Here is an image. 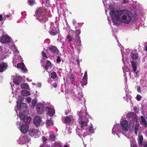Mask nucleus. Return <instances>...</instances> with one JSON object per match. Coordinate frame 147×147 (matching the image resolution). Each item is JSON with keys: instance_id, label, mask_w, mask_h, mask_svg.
Segmentation results:
<instances>
[{"instance_id": "9d476101", "label": "nucleus", "mask_w": 147, "mask_h": 147, "mask_svg": "<svg viewBox=\"0 0 147 147\" xmlns=\"http://www.w3.org/2000/svg\"><path fill=\"white\" fill-rule=\"evenodd\" d=\"M41 121V119L40 117L38 116H36L33 120V123L36 126H38L40 125Z\"/></svg>"}, {"instance_id": "a211bd4d", "label": "nucleus", "mask_w": 147, "mask_h": 147, "mask_svg": "<svg viewBox=\"0 0 147 147\" xmlns=\"http://www.w3.org/2000/svg\"><path fill=\"white\" fill-rule=\"evenodd\" d=\"M131 64L132 67L133 68V71L134 73H136V74H137V72H136L137 69V64L136 63V61H132L131 62Z\"/></svg>"}, {"instance_id": "09e8293b", "label": "nucleus", "mask_w": 147, "mask_h": 147, "mask_svg": "<svg viewBox=\"0 0 147 147\" xmlns=\"http://www.w3.org/2000/svg\"><path fill=\"white\" fill-rule=\"evenodd\" d=\"M54 88H56L57 86V84L56 82H54L52 84Z\"/></svg>"}, {"instance_id": "20e7f679", "label": "nucleus", "mask_w": 147, "mask_h": 147, "mask_svg": "<svg viewBox=\"0 0 147 147\" xmlns=\"http://www.w3.org/2000/svg\"><path fill=\"white\" fill-rule=\"evenodd\" d=\"M127 117L130 121V123L133 122V125H134L135 122H137L138 117L135 113L132 112L129 113L127 115Z\"/></svg>"}, {"instance_id": "bf43d9fd", "label": "nucleus", "mask_w": 147, "mask_h": 147, "mask_svg": "<svg viewBox=\"0 0 147 147\" xmlns=\"http://www.w3.org/2000/svg\"><path fill=\"white\" fill-rule=\"evenodd\" d=\"M32 104H34V105H35L36 104V102L34 103L33 101H32Z\"/></svg>"}, {"instance_id": "72a5a7b5", "label": "nucleus", "mask_w": 147, "mask_h": 147, "mask_svg": "<svg viewBox=\"0 0 147 147\" xmlns=\"http://www.w3.org/2000/svg\"><path fill=\"white\" fill-rule=\"evenodd\" d=\"M35 2V1L34 0H29L28 1V3L30 5H34Z\"/></svg>"}, {"instance_id": "a19ab883", "label": "nucleus", "mask_w": 147, "mask_h": 147, "mask_svg": "<svg viewBox=\"0 0 147 147\" xmlns=\"http://www.w3.org/2000/svg\"><path fill=\"white\" fill-rule=\"evenodd\" d=\"M42 55L43 57H45L46 58H48V57L46 55V53L44 51H42Z\"/></svg>"}, {"instance_id": "aec40b11", "label": "nucleus", "mask_w": 147, "mask_h": 147, "mask_svg": "<svg viewBox=\"0 0 147 147\" xmlns=\"http://www.w3.org/2000/svg\"><path fill=\"white\" fill-rule=\"evenodd\" d=\"M143 140V136L142 135H140L139 137V139L138 140V143L140 147H141L142 146Z\"/></svg>"}, {"instance_id": "e2e57ef3", "label": "nucleus", "mask_w": 147, "mask_h": 147, "mask_svg": "<svg viewBox=\"0 0 147 147\" xmlns=\"http://www.w3.org/2000/svg\"><path fill=\"white\" fill-rule=\"evenodd\" d=\"M2 47V46H0V51L1 50V49Z\"/></svg>"}, {"instance_id": "e433bc0d", "label": "nucleus", "mask_w": 147, "mask_h": 147, "mask_svg": "<svg viewBox=\"0 0 147 147\" xmlns=\"http://www.w3.org/2000/svg\"><path fill=\"white\" fill-rule=\"evenodd\" d=\"M42 139L43 141V143H45L46 142L47 140V138L44 136H42Z\"/></svg>"}, {"instance_id": "c03bdc74", "label": "nucleus", "mask_w": 147, "mask_h": 147, "mask_svg": "<svg viewBox=\"0 0 147 147\" xmlns=\"http://www.w3.org/2000/svg\"><path fill=\"white\" fill-rule=\"evenodd\" d=\"M48 145L46 143H43V144H41L40 147H49Z\"/></svg>"}, {"instance_id": "412c9836", "label": "nucleus", "mask_w": 147, "mask_h": 147, "mask_svg": "<svg viewBox=\"0 0 147 147\" xmlns=\"http://www.w3.org/2000/svg\"><path fill=\"white\" fill-rule=\"evenodd\" d=\"M42 9L41 8H38L36 11V16H39L42 15Z\"/></svg>"}, {"instance_id": "9b49d317", "label": "nucleus", "mask_w": 147, "mask_h": 147, "mask_svg": "<svg viewBox=\"0 0 147 147\" xmlns=\"http://www.w3.org/2000/svg\"><path fill=\"white\" fill-rule=\"evenodd\" d=\"M8 67L7 63L4 62L0 63V72H2L6 70Z\"/></svg>"}, {"instance_id": "423d86ee", "label": "nucleus", "mask_w": 147, "mask_h": 147, "mask_svg": "<svg viewBox=\"0 0 147 147\" xmlns=\"http://www.w3.org/2000/svg\"><path fill=\"white\" fill-rule=\"evenodd\" d=\"M36 110L39 114L43 113L45 111V106L43 104H38L36 105Z\"/></svg>"}, {"instance_id": "37998d69", "label": "nucleus", "mask_w": 147, "mask_h": 147, "mask_svg": "<svg viewBox=\"0 0 147 147\" xmlns=\"http://www.w3.org/2000/svg\"><path fill=\"white\" fill-rule=\"evenodd\" d=\"M21 69L24 72H25L27 70V69L25 66L24 65L23 67V66Z\"/></svg>"}, {"instance_id": "603ef678", "label": "nucleus", "mask_w": 147, "mask_h": 147, "mask_svg": "<svg viewBox=\"0 0 147 147\" xmlns=\"http://www.w3.org/2000/svg\"><path fill=\"white\" fill-rule=\"evenodd\" d=\"M143 146L144 147H147V142H146L143 144Z\"/></svg>"}, {"instance_id": "de8ad7c7", "label": "nucleus", "mask_w": 147, "mask_h": 147, "mask_svg": "<svg viewBox=\"0 0 147 147\" xmlns=\"http://www.w3.org/2000/svg\"><path fill=\"white\" fill-rule=\"evenodd\" d=\"M134 109L136 113H139L138 110L136 107H134Z\"/></svg>"}, {"instance_id": "4468645a", "label": "nucleus", "mask_w": 147, "mask_h": 147, "mask_svg": "<svg viewBox=\"0 0 147 147\" xmlns=\"http://www.w3.org/2000/svg\"><path fill=\"white\" fill-rule=\"evenodd\" d=\"M13 81L15 84L18 85L22 82V78L19 76H17L13 79Z\"/></svg>"}, {"instance_id": "39448f33", "label": "nucleus", "mask_w": 147, "mask_h": 147, "mask_svg": "<svg viewBox=\"0 0 147 147\" xmlns=\"http://www.w3.org/2000/svg\"><path fill=\"white\" fill-rule=\"evenodd\" d=\"M28 114H24L23 115H19V117L20 120H23L24 123H25V124L28 125V124L30 123L31 118L30 116H27Z\"/></svg>"}, {"instance_id": "393cba45", "label": "nucleus", "mask_w": 147, "mask_h": 147, "mask_svg": "<svg viewBox=\"0 0 147 147\" xmlns=\"http://www.w3.org/2000/svg\"><path fill=\"white\" fill-rule=\"evenodd\" d=\"M21 88L22 89H29V86L26 83L22 84L21 85Z\"/></svg>"}, {"instance_id": "f3484780", "label": "nucleus", "mask_w": 147, "mask_h": 147, "mask_svg": "<svg viewBox=\"0 0 147 147\" xmlns=\"http://www.w3.org/2000/svg\"><path fill=\"white\" fill-rule=\"evenodd\" d=\"M48 18L47 17V16L44 15H41L39 16L38 19L41 22L45 23L46 21L48 20Z\"/></svg>"}, {"instance_id": "c756f323", "label": "nucleus", "mask_w": 147, "mask_h": 147, "mask_svg": "<svg viewBox=\"0 0 147 147\" xmlns=\"http://www.w3.org/2000/svg\"><path fill=\"white\" fill-rule=\"evenodd\" d=\"M50 139L52 141H55L56 138V136L55 135L53 134L50 135L49 136Z\"/></svg>"}, {"instance_id": "13d9d810", "label": "nucleus", "mask_w": 147, "mask_h": 147, "mask_svg": "<svg viewBox=\"0 0 147 147\" xmlns=\"http://www.w3.org/2000/svg\"><path fill=\"white\" fill-rule=\"evenodd\" d=\"M10 16V15H7L6 16V17L7 18H8Z\"/></svg>"}, {"instance_id": "58836bf2", "label": "nucleus", "mask_w": 147, "mask_h": 147, "mask_svg": "<svg viewBox=\"0 0 147 147\" xmlns=\"http://www.w3.org/2000/svg\"><path fill=\"white\" fill-rule=\"evenodd\" d=\"M130 145L131 147L132 146V145H133L132 147H138V145L134 144V142H132V143H131Z\"/></svg>"}, {"instance_id": "a18cd8bd", "label": "nucleus", "mask_w": 147, "mask_h": 147, "mask_svg": "<svg viewBox=\"0 0 147 147\" xmlns=\"http://www.w3.org/2000/svg\"><path fill=\"white\" fill-rule=\"evenodd\" d=\"M26 100L29 103H30L31 102V98L30 97H28L26 98Z\"/></svg>"}, {"instance_id": "7ed1b4c3", "label": "nucleus", "mask_w": 147, "mask_h": 147, "mask_svg": "<svg viewBox=\"0 0 147 147\" xmlns=\"http://www.w3.org/2000/svg\"><path fill=\"white\" fill-rule=\"evenodd\" d=\"M79 123L80 125V127L82 130L85 127H87L88 123L89 121L88 118L87 117H80L79 118Z\"/></svg>"}, {"instance_id": "f704fd0d", "label": "nucleus", "mask_w": 147, "mask_h": 147, "mask_svg": "<svg viewBox=\"0 0 147 147\" xmlns=\"http://www.w3.org/2000/svg\"><path fill=\"white\" fill-rule=\"evenodd\" d=\"M69 78L71 81H74L75 80L74 75L72 74V73L71 74V75L70 76Z\"/></svg>"}, {"instance_id": "49530a36", "label": "nucleus", "mask_w": 147, "mask_h": 147, "mask_svg": "<svg viewBox=\"0 0 147 147\" xmlns=\"http://www.w3.org/2000/svg\"><path fill=\"white\" fill-rule=\"evenodd\" d=\"M83 79L85 78H87V73L86 71L84 73V75L83 78Z\"/></svg>"}, {"instance_id": "b1692460", "label": "nucleus", "mask_w": 147, "mask_h": 147, "mask_svg": "<svg viewBox=\"0 0 147 147\" xmlns=\"http://www.w3.org/2000/svg\"><path fill=\"white\" fill-rule=\"evenodd\" d=\"M94 129L93 128V127L92 124H91L90 126L88 127V131L91 134H93L94 132Z\"/></svg>"}, {"instance_id": "052dcab7", "label": "nucleus", "mask_w": 147, "mask_h": 147, "mask_svg": "<svg viewBox=\"0 0 147 147\" xmlns=\"http://www.w3.org/2000/svg\"><path fill=\"white\" fill-rule=\"evenodd\" d=\"M65 115H67L68 114V113L67 112H65Z\"/></svg>"}, {"instance_id": "bb28decb", "label": "nucleus", "mask_w": 147, "mask_h": 147, "mask_svg": "<svg viewBox=\"0 0 147 147\" xmlns=\"http://www.w3.org/2000/svg\"><path fill=\"white\" fill-rule=\"evenodd\" d=\"M46 124L47 126H51L53 125V121L51 119L50 120H48L46 121Z\"/></svg>"}, {"instance_id": "473e14b6", "label": "nucleus", "mask_w": 147, "mask_h": 147, "mask_svg": "<svg viewBox=\"0 0 147 147\" xmlns=\"http://www.w3.org/2000/svg\"><path fill=\"white\" fill-rule=\"evenodd\" d=\"M24 65L23 63H18L17 65V67L18 68L21 69Z\"/></svg>"}, {"instance_id": "8fccbe9b", "label": "nucleus", "mask_w": 147, "mask_h": 147, "mask_svg": "<svg viewBox=\"0 0 147 147\" xmlns=\"http://www.w3.org/2000/svg\"><path fill=\"white\" fill-rule=\"evenodd\" d=\"M137 90L139 92H141L140 87V86H138L137 87Z\"/></svg>"}, {"instance_id": "4be33fe9", "label": "nucleus", "mask_w": 147, "mask_h": 147, "mask_svg": "<svg viewBox=\"0 0 147 147\" xmlns=\"http://www.w3.org/2000/svg\"><path fill=\"white\" fill-rule=\"evenodd\" d=\"M21 94L22 95L24 96H26L30 95V92L26 90H24L21 91Z\"/></svg>"}, {"instance_id": "ea45409f", "label": "nucleus", "mask_w": 147, "mask_h": 147, "mask_svg": "<svg viewBox=\"0 0 147 147\" xmlns=\"http://www.w3.org/2000/svg\"><path fill=\"white\" fill-rule=\"evenodd\" d=\"M142 98V96L139 95L137 94L136 96V99L138 101H140Z\"/></svg>"}, {"instance_id": "6ab92c4d", "label": "nucleus", "mask_w": 147, "mask_h": 147, "mask_svg": "<svg viewBox=\"0 0 147 147\" xmlns=\"http://www.w3.org/2000/svg\"><path fill=\"white\" fill-rule=\"evenodd\" d=\"M46 64L45 67V68L46 70H47L49 68H51V63L49 60H46Z\"/></svg>"}, {"instance_id": "0e129e2a", "label": "nucleus", "mask_w": 147, "mask_h": 147, "mask_svg": "<svg viewBox=\"0 0 147 147\" xmlns=\"http://www.w3.org/2000/svg\"><path fill=\"white\" fill-rule=\"evenodd\" d=\"M143 118V116H141V118Z\"/></svg>"}, {"instance_id": "ddd939ff", "label": "nucleus", "mask_w": 147, "mask_h": 147, "mask_svg": "<svg viewBox=\"0 0 147 147\" xmlns=\"http://www.w3.org/2000/svg\"><path fill=\"white\" fill-rule=\"evenodd\" d=\"M38 132V130L34 128H30L28 131L29 135L32 137L36 135V134Z\"/></svg>"}, {"instance_id": "f257e3e1", "label": "nucleus", "mask_w": 147, "mask_h": 147, "mask_svg": "<svg viewBox=\"0 0 147 147\" xmlns=\"http://www.w3.org/2000/svg\"><path fill=\"white\" fill-rule=\"evenodd\" d=\"M111 12L110 15L114 23L119 21L122 23L128 24L132 20L133 15L127 10H120L116 12L115 10H112Z\"/></svg>"}, {"instance_id": "4d7b16f0", "label": "nucleus", "mask_w": 147, "mask_h": 147, "mask_svg": "<svg viewBox=\"0 0 147 147\" xmlns=\"http://www.w3.org/2000/svg\"><path fill=\"white\" fill-rule=\"evenodd\" d=\"M76 61H77V63L78 64H79V60H76Z\"/></svg>"}, {"instance_id": "dca6fc26", "label": "nucleus", "mask_w": 147, "mask_h": 147, "mask_svg": "<svg viewBox=\"0 0 147 147\" xmlns=\"http://www.w3.org/2000/svg\"><path fill=\"white\" fill-rule=\"evenodd\" d=\"M49 32L52 35H56L57 33L56 27L54 26L50 27Z\"/></svg>"}, {"instance_id": "5701e85b", "label": "nucleus", "mask_w": 147, "mask_h": 147, "mask_svg": "<svg viewBox=\"0 0 147 147\" xmlns=\"http://www.w3.org/2000/svg\"><path fill=\"white\" fill-rule=\"evenodd\" d=\"M81 30L80 29H78L76 30L75 32L76 33V37L77 40H80V37L79 36V35L80 34Z\"/></svg>"}, {"instance_id": "cd10ccee", "label": "nucleus", "mask_w": 147, "mask_h": 147, "mask_svg": "<svg viewBox=\"0 0 147 147\" xmlns=\"http://www.w3.org/2000/svg\"><path fill=\"white\" fill-rule=\"evenodd\" d=\"M131 56L132 59L134 60L137 59H138V56L137 54H135L131 53Z\"/></svg>"}, {"instance_id": "f03ea898", "label": "nucleus", "mask_w": 147, "mask_h": 147, "mask_svg": "<svg viewBox=\"0 0 147 147\" xmlns=\"http://www.w3.org/2000/svg\"><path fill=\"white\" fill-rule=\"evenodd\" d=\"M18 108L19 110V115L28 114L29 113L28 109L26 104L24 103H17Z\"/></svg>"}, {"instance_id": "5fc2aeb1", "label": "nucleus", "mask_w": 147, "mask_h": 147, "mask_svg": "<svg viewBox=\"0 0 147 147\" xmlns=\"http://www.w3.org/2000/svg\"><path fill=\"white\" fill-rule=\"evenodd\" d=\"M16 125H20L21 124V121L20 122L18 121L16 123Z\"/></svg>"}, {"instance_id": "6e6552de", "label": "nucleus", "mask_w": 147, "mask_h": 147, "mask_svg": "<svg viewBox=\"0 0 147 147\" xmlns=\"http://www.w3.org/2000/svg\"><path fill=\"white\" fill-rule=\"evenodd\" d=\"M1 42L2 43L8 44L10 43V38L7 36H3L0 38Z\"/></svg>"}, {"instance_id": "c85d7f7f", "label": "nucleus", "mask_w": 147, "mask_h": 147, "mask_svg": "<svg viewBox=\"0 0 147 147\" xmlns=\"http://www.w3.org/2000/svg\"><path fill=\"white\" fill-rule=\"evenodd\" d=\"M71 121V118L69 117H66L64 120L65 123H69Z\"/></svg>"}, {"instance_id": "3c124183", "label": "nucleus", "mask_w": 147, "mask_h": 147, "mask_svg": "<svg viewBox=\"0 0 147 147\" xmlns=\"http://www.w3.org/2000/svg\"><path fill=\"white\" fill-rule=\"evenodd\" d=\"M46 3L49 5L50 4V1L49 0H45Z\"/></svg>"}, {"instance_id": "864d4df0", "label": "nucleus", "mask_w": 147, "mask_h": 147, "mask_svg": "<svg viewBox=\"0 0 147 147\" xmlns=\"http://www.w3.org/2000/svg\"><path fill=\"white\" fill-rule=\"evenodd\" d=\"M3 20V19L2 18V16L1 15H0V21H1Z\"/></svg>"}, {"instance_id": "0eeeda50", "label": "nucleus", "mask_w": 147, "mask_h": 147, "mask_svg": "<svg viewBox=\"0 0 147 147\" xmlns=\"http://www.w3.org/2000/svg\"><path fill=\"white\" fill-rule=\"evenodd\" d=\"M29 127L28 125L25 124H22L20 127V130L23 133L25 134L28 131Z\"/></svg>"}, {"instance_id": "c9c22d12", "label": "nucleus", "mask_w": 147, "mask_h": 147, "mask_svg": "<svg viewBox=\"0 0 147 147\" xmlns=\"http://www.w3.org/2000/svg\"><path fill=\"white\" fill-rule=\"evenodd\" d=\"M22 139L24 140V142L25 143H26L28 142V138L27 137L23 136Z\"/></svg>"}, {"instance_id": "680f3d73", "label": "nucleus", "mask_w": 147, "mask_h": 147, "mask_svg": "<svg viewBox=\"0 0 147 147\" xmlns=\"http://www.w3.org/2000/svg\"><path fill=\"white\" fill-rule=\"evenodd\" d=\"M64 147H68V146L67 145H65Z\"/></svg>"}, {"instance_id": "2f4dec72", "label": "nucleus", "mask_w": 147, "mask_h": 147, "mask_svg": "<svg viewBox=\"0 0 147 147\" xmlns=\"http://www.w3.org/2000/svg\"><path fill=\"white\" fill-rule=\"evenodd\" d=\"M57 74L56 72L53 71L51 73V77L53 79L56 78Z\"/></svg>"}, {"instance_id": "2eb2a0df", "label": "nucleus", "mask_w": 147, "mask_h": 147, "mask_svg": "<svg viewBox=\"0 0 147 147\" xmlns=\"http://www.w3.org/2000/svg\"><path fill=\"white\" fill-rule=\"evenodd\" d=\"M46 110L47 112V114L49 116H52L55 114V111L53 109L49 107H47Z\"/></svg>"}, {"instance_id": "69168bd1", "label": "nucleus", "mask_w": 147, "mask_h": 147, "mask_svg": "<svg viewBox=\"0 0 147 147\" xmlns=\"http://www.w3.org/2000/svg\"><path fill=\"white\" fill-rule=\"evenodd\" d=\"M44 60L45 59V58H44Z\"/></svg>"}, {"instance_id": "f8f14e48", "label": "nucleus", "mask_w": 147, "mask_h": 147, "mask_svg": "<svg viewBox=\"0 0 147 147\" xmlns=\"http://www.w3.org/2000/svg\"><path fill=\"white\" fill-rule=\"evenodd\" d=\"M48 48L54 55H55L56 54H58L59 50L55 46H49V47H48Z\"/></svg>"}, {"instance_id": "4c0bfd02", "label": "nucleus", "mask_w": 147, "mask_h": 147, "mask_svg": "<svg viewBox=\"0 0 147 147\" xmlns=\"http://www.w3.org/2000/svg\"><path fill=\"white\" fill-rule=\"evenodd\" d=\"M67 39L68 40L69 42L71 41L72 40V38H71V37L69 35H67Z\"/></svg>"}, {"instance_id": "79ce46f5", "label": "nucleus", "mask_w": 147, "mask_h": 147, "mask_svg": "<svg viewBox=\"0 0 147 147\" xmlns=\"http://www.w3.org/2000/svg\"><path fill=\"white\" fill-rule=\"evenodd\" d=\"M61 60L60 59V57L59 56H58L57 57V59L56 60L57 63H59L61 62Z\"/></svg>"}, {"instance_id": "1a4fd4ad", "label": "nucleus", "mask_w": 147, "mask_h": 147, "mask_svg": "<svg viewBox=\"0 0 147 147\" xmlns=\"http://www.w3.org/2000/svg\"><path fill=\"white\" fill-rule=\"evenodd\" d=\"M121 125L122 129L123 130L125 131H128L129 129L128 122L126 120H125L123 121L121 123Z\"/></svg>"}, {"instance_id": "a878e982", "label": "nucleus", "mask_w": 147, "mask_h": 147, "mask_svg": "<svg viewBox=\"0 0 147 147\" xmlns=\"http://www.w3.org/2000/svg\"><path fill=\"white\" fill-rule=\"evenodd\" d=\"M135 123L136 124L135 126L134 132L135 134H136L139 129V124L137 122H135L134 123Z\"/></svg>"}, {"instance_id": "6e6d98bb", "label": "nucleus", "mask_w": 147, "mask_h": 147, "mask_svg": "<svg viewBox=\"0 0 147 147\" xmlns=\"http://www.w3.org/2000/svg\"><path fill=\"white\" fill-rule=\"evenodd\" d=\"M144 47L145 50L147 51V45L146 46H145Z\"/></svg>"}, {"instance_id": "7c9ffc66", "label": "nucleus", "mask_w": 147, "mask_h": 147, "mask_svg": "<svg viewBox=\"0 0 147 147\" xmlns=\"http://www.w3.org/2000/svg\"><path fill=\"white\" fill-rule=\"evenodd\" d=\"M87 78H85L83 79V78L82 79V81L81 82L82 83V86H84L87 84Z\"/></svg>"}]
</instances>
